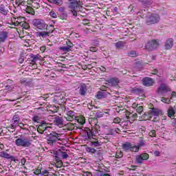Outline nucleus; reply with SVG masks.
<instances>
[{"instance_id":"obj_43","label":"nucleus","mask_w":176,"mask_h":176,"mask_svg":"<svg viewBox=\"0 0 176 176\" xmlns=\"http://www.w3.org/2000/svg\"><path fill=\"white\" fill-rule=\"evenodd\" d=\"M47 143L48 144V145H50V146H53V145H54V142L53 140H52L50 138L49 139L47 140Z\"/></svg>"},{"instance_id":"obj_27","label":"nucleus","mask_w":176,"mask_h":176,"mask_svg":"<svg viewBox=\"0 0 176 176\" xmlns=\"http://www.w3.org/2000/svg\"><path fill=\"white\" fill-rule=\"evenodd\" d=\"M144 162V160L142 159V157L141 155H136V162L138 164H142V162Z\"/></svg>"},{"instance_id":"obj_29","label":"nucleus","mask_w":176,"mask_h":176,"mask_svg":"<svg viewBox=\"0 0 176 176\" xmlns=\"http://www.w3.org/2000/svg\"><path fill=\"white\" fill-rule=\"evenodd\" d=\"M143 160H148L149 159V154L146 153H143L140 155Z\"/></svg>"},{"instance_id":"obj_16","label":"nucleus","mask_w":176,"mask_h":176,"mask_svg":"<svg viewBox=\"0 0 176 176\" xmlns=\"http://www.w3.org/2000/svg\"><path fill=\"white\" fill-rule=\"evenodd\" d=\"M8 35L9 33L5 30L0 32V42H5L8 38Z\"/></svg>"},{"instance_id":"obj_8","label":"nucleus","mask_w":176,"mask_h":176,"mask_svg":"<svg viewBox=\"0 0 176 176\" xmlns=\"http://www.w3.org/2000/svg\"><path fill=\"white\" fill-rule=\"evenodd\" d=\"M61 137H63L62 133H58L56 131H53L50 134L49 138L52 141H53L54 143H56V142H57V141H61L62 140Z\"/></svg>"},{"instance_id":"obj_49","label":"nucleus","mask_w":176,"mask_h":176,"mask_svg":"<svg viewBox=\"0 0 176 176\" xmlns=\"http://www.w3.org/2000/svg\"><path fill=\"white\" fill-rule=\"evenodd\" d=\"M49 172L47 171V170H44L43 171H41V175H48Z\"/></svg>"},{"instance_id":"obj_63","label":"nucleus","mask_w":176,"mask_h":176,"mask_svg":"<svg viewBox=\"0 0 176 176\" xmlns=\"http://www.w3.org/2000/svg\"><path fill=\"white\" fill-rule=\"evenodd\" d=\"M94 105H91V104H88V109L90 110V111H91V109H93V107H94Z\"/></svg>"},{"instance_id":"obj_61","label":"nucleus","mask_w":176,"mask_h":176,"mask_svg":"<svg viewBox=\"0 0 176 176\" xmlns=\"http://www.w3.org/2000/svg\"><path fill=\"white\" fill-rule=\"evenodd\" d=\"M19 63H20V64H23V63H24V58H19Z\"/></svg>"},{"instance_id":"obj_51","label":"nucleus","mask_w":176,"mask_h":176,"mask_svg":"<svg viewBox=\"0 0 176 176\" xmlns=\"http://www.w3.org/2000/svg\"><path fill=\"white\" fill-rule=\"evenodd\" d=\"M116 157H118V159H120V157H123V153L120 152L119 155H118V153H117L116 154Z\"/></svg>"},{"instance_id":"obj_6","label":"nucleus","mask_w":176,"mask_h":176,"mask_svg":"<svg viewBox=\"0 0 176 176\" xmlns=\"http://www.w3.org/2000/svg\"><path fill=\"white\" fill-rule=\"evenodd\" d=\"M159 42L156 40H151L148 41L147 43H146L144 47L146 49V50H149L150 52H152L155 50V49H157V47L159 46Z\"/></svg>"},{"instance_id":"obj_33","label":"nucleus","mask_w":176,"mask_h":176,"mask_svg":"<svg viewBox=\"0 0 176 176\" xmlns=\"http://www.w3.org/2000/svg\"><path fill=\"white\" fill-rule=\"evenodd\" d=\"M87 152H89V153H95L96 152H97V150H96V148L93 147H88L87 148Z\"/></svg>"},{"instance_id":"obj_19","label":"nucleus","mask_w":176,"mask_h":176,"mask_svg":"<svg viewBox=\"0 0 176 176\" xmlns=\"http://www.w3.org/2000/svg\"><path fill=\"white\" fill-rule=\"evenodd\" d=\"M108 82L111 86H116L119 83V80L116 78H112L109 79Z\"/></svg>"},{"instance_id":"obj_50","label":"nucleus","mask_w":176,"mask_h":176,"mask_svg":"<svg viewBox=\"0 0 176 176\" xmlns=\"http://www.w3.org/2000/svg\"><path fill=\"white\" fill-rule=\"evenodd\" d=\"M58 11L60 12V13H64L65 12V8L64 7H60L58 8Z\"/></svg>"},{"instance_id":"obj_28","label":"nucleus","mask_w":176,"mask_h":176,"mask_svg":"<svg viewBox=\"0 0 176 176\" xmlns=\"http://www.w3.org/2000/svg\"><path fill=\"white\" fill-rule=\"evenodd\" d=\"M67 17H68V14L65 11V12H62L60 14V18L62 20H67Z\"/></svg>"},{"instance_id":"obj_31","label":"nucleus","mask_w":176,"mask_h":176,"mask_svg":"<svg viewBox=\"0 0 176 176\" xmlns=\"http://www.w3.org/2000/svg\"><path fill=\"white\" fill-rule=\"evenodd\" d=\"M124 45V44L122 41H118V43H115V46L116 47H117V49H120V47H123Z\"/></svg>"},{"instance_id":"obj_60","label":"nucleus","mask_w":176,"mask_h":176,"mask_svg":"<svg viewBox=\"0 0 176 176\" xmlns=\"http://www.w3.org/2000/svg\"><path fill=\"white\" fill-rule=\"evenodd\" d=\"M82 24H84L85 25L89 24V20L87 19L84 20L82 22Z\"/></svg>"},{"instance_id":"obj_52","label":"nucleus","mask_w":176,"mask_h":176,"mask_svg":"<svg viewBox=\"0 0 176 176\" xmlns=\"http://www.w3.org/2000/svg\"><path fill=\"white\" fill-rule=\"evenodd\" d=\"M103 173L102 172L100 171V172H97L95 173L94 176H102Z\"/></svg>"},{"instance_id":"obj_3","label":"nucleus","mask_w":176,"mask_h":176,"mask_svg":"<svg viewBox=\"0 0 176 176\" xmlns=\"http://www.w3.org/2000/svg\"><path fill=\"white\" fill-rule=\"evenodd\" d=\"M160 21V15L156 13H148L146 16V23L147 25H151L152 24H157Z\"/></svg>"},{"instance_id":"obj_42","label":"nucleus","mask_w":176,"mask_h":176,"mask_svg":"<svg viewBox=\"0 0 176 176\" xmlns=\"http://www.w3.org/2000/svg\"><path fill=\"white\" fill-rule=\"evenodd\" d=\"M50 16H51V17H53V19H57V14H56L54 11H51L50 12Z\"/></svg>"},{"instance_id":"obj_53","label":"nucleus","mask_w":176,"mask_h":176,"mask_svg":"<svg viewBox=\"0 0 176 176\" xmlns=\"http://www.w3.org/2000/svg\"><path fill=\"white\" fill-rule=\"evenodd\" d=\"M56 164H57L58 167H63V161H59V162H56Z\"/></svg>"},{"instance_id":"obj_48","label":"nucleus","mask_w":176,"mask_h":176,"mask_svg":"<svg viewBox=\"0 0 176 176\" xmlns=\"http://www.w3.org/2000/svg\"><path fill=\"white\" fill-rule=\"evenodd\" d=\"M113 123H120V118L119 117L114 118Z\"/></svg>"},{"instance_id":"obj_64","label":"nucleus","mask_w":176,"mask_h":176,"mask_svg":"<svg viewBox=\"0 0 176 176\" xmlns=\"http://www.w3.org/2000/svg\"><path fill=\"white\" fill-rule=\"evenodd\" d=\"M18 126L20 127V129H24V128H23V127H24V124H23V123H19Z\"/></svg>"},{"instance_id":"obj_55","label":"nucleus","mask_w":176,"mask_h":176,"mask_svg":"<svg viewBox=\"0 0 176 176\" xmlns=\"http://www.w3.org/2000/svg\"><path fill=\"white\" fill-rule=\"evenodd\" d=\"M133 91H134V93H140L141 91V89H138V88H134L133 89Z\"/></svg>"},{"instance_id":"obj_11","label":"nucleus","mask_w":176,"mask_h":176,"mask_svg":"<svg viewBox=\"0 0 176 176\" xmlns=\"http://www.w3.org/2000/svg\"><path fill=\"white\" fill-rule=\"evenodd\" d=\"M66 46L60 47V50H62V52H71V48L74 47V44L69 40L66 41Z\"/></svg>"},{"instance_id":"obj_34","label":"nucleus","mask_w":176,"mask_h":176,"mask_svg":"<svg viewBox=\"0 0 176 176\" xmlns=\"http://www.w3.org/2000/svg\"><path fill=\"white\" fill-rule=\"evenodd\" d=\"M12 122H15V123H19L20 122V118H19V115H15L13 116Z\"/></svg>"},{"instance_id":"obj_54","label":"nucleus","mask_w":176,"mask_h":176,"mask_svg":"<svg viewBox=\"0 0 176 176\" xmlns=\"http://www.w3.org/2000/svg\"><path fill=\"white\" fill-rule=\"evenodd\" d=\"M97 50H98V49H97V47H90V51H91V52H97Z\"/></svg>"},{"instance_id":"obj_21","label":"nucleus","mask_w":176,"mask_h":176,"mask_svg":"<svg viewBox=\"0 0 176 176\" xmlns=\"http://www.w3.org/2000/svg\"><path fill=\"white\" fill-rule=\"evenodd\" d=\"M174 115H175V111L174 110V107H169V109H168V116L169 118H174Z\"/></svg>"},{"instance_id":"obj_38","label":"nucleus","mask_w":176,"mask_h":176,"mask_svg":"<svg viewBox=\"0 0 176 176\" xmlns=\"http://www.w3.org/2000/svg\"><path fill=\"white\" fill-rule=\"evenodd\" d=\"M142 111H144V107H142V106H139L136 109V112H138V113L141 114Z\"/></svg>"},{"instance_id":"obj_44","label":"nucleus","mask_w":176,"mask_h":176,"mask_svg":"<svg viewBox=\"0 0 176 176\" xmlns=\"http://www.w3.org/2000/svg\"><path fill=\"white\" fill-rule=\"evenodd\" d=\"M78 122L80 124L83 125L85 123V120L84 118H80L78 120Z\"/></svg>"},{"instance_id":"obj_32","label":"nucleus","mask_w":176,"mask_h":176,"mask_svg":"<svg viewBox=\"0 0 176 176\" xmlns=\"http://www.w3.org/2000/svg\"><path fill=\"white\" fill-rule=\"evenodd\" d=\"M54 5H58V6H61L63 5V0H52Z\"/></svg>"},{"instance_id":"obj_39","label":"nucleus","mask_w":176,"mask_h":176,"mask_svg":"<svg viewBox=\"0 0 176 176\" xmlns=\"http://www.w3.org/2000/svg\"><path fill=\"white\" fill-rule=\"evenodd\" d=\"M60 156H62V159H67L69 155L67 152H60Z\"/></svg>"},{"instance_id":"obj_15","label":"nucleus","mask_w":176,"mask_h":176,"mask_svg":"<svg viewBox=\"0 0 176 176\" xmlns=\"http://www.w3.org/2000/svg\"><path fill=\"white\" fill-rule=\"evenodd\" d=\"M146 145V143L145 142V140L141 139L138 143V144L135 145V148H136L135 151L140 152V149H141V148L145 146Z\"/></svg>"},{"instance_id":"obj_18","label":"nucleus","mask_w":176,"mask_h":176,"mask_svg":"<svg viewBox=\"0 0 176 176\" xmlns=\"http://www.w3.org/2000/svg\"><path fill=\"white\" fill-rule=\"evenodd\" d=\"M107 96H108V94L106 91H99L96 94V98H98V100H101V98H105Z\"/></svg>"},{"instance_id":"obj_56","label":"nucleus","mask_w":176,"mask_h":176,"mask_svg":"<svg viewBox=\"0 0 176 176\" xmlns=\"http://www.w3.org/2000/svg\"><path fill=\"white\" fill-rule=\"evenodd\" d=\"M154 155L155 156H160V151H154Z\"/></svg>"},{"instance_id":"obj_62","label":"nucleus","mask_w":176,"mask_h":176,"mask_svg":"<svg viewBox=\"0 0 176 176\" xmlns=\"http://www.w3.org/2000/svg\"><path fill=\"white\" fill-rule=\"evenodd\" d=\"M6 89L7 90H12V89H13V87H12V86H10V85H7V86L6 87Z\"/></svg>"},{"instance_id":"obj_46","label":"nucleus","mask_w":176,"mask_h":176,"mask_svg":"<svg viewBox=\"0 0 176 176\" xmlns=\"http://www.w3.org/2000/svg\"><path fill=\"white\" fill-rule=\"evenodd\" d=\"M136 54H137L135 52V51H131V52H129V56L130 57H135Z\"/></svg>"},{"instance_id":"obj_4","label":"nucleus","mask_w":176,"mask_h":176,"mask_svg":"<svg viewBox=\"0 0 176 176\" xmlns=\"http://www.w3.org/2000/svg\"><path fill=\"white\" fill-rule=\"evenodd\" d=\"M15 145H16V146L28 148V146H31V140H30L28 138H24L23 135H21L15 140Z\"/></svg>"},{"instance_id":"obj_25","label":"nucleus","mask_w":176,"mask_h":176,"mask_svg":"<svg viewBox=\"0 0 176 176\" xmlns=\"http://www.w3.org/2000/svg\"><path fill=\"white\" fill-rule=\"evenodd\" d=\"M68 118H67V120H69V122H72V120H74V113L72 111H68Z\"/></svg>"},{"instance_id":"obj_23","label":"nucleus","mask_w":176,"mask_h":176,"mask_svg":"<svg viewBox=\"0 0 176 176\" xmlns=\"http://www.w3.org/2000/svg\"><path fill=\"white\" fill-rule=\"evenodd\" d=\"M39 57H41V56H39V54L37 55H32L31 56V63L32 64H35L36 63V61H38V60H39Z\"/></svg>"},{"instance_id":"obj_9","label":"nucleus","mask_w":176,"mask_h":176,"mask_svg":"<svg viewBox=\"0 0 176 176\" xmlns=\"http://www.w3.org/2000/svg\"><path fill=\"white\" fill-rule=\"evenodd\" d=\"M89 142L90 146H91L92 148H100V146L102 145V142L96 138H91Z\"/></svg>"},{"instance_id":"obj_20","label":"nucleus","mask_w":176,"mask_h":176,"mask_svg":"<svg viewBox=\"0 0 176 176\" xmlns=\"http://www.w3.org/2000/svg\"><path fill=\"white\" fill-rule=\"evenodd\" d=\"M0 157H3L4 159H13V156L5 151L0 152Z\"/></svg>"},{"instance_id":"obj_22","label":"nucleus","mask_w":176,"mask_h":176,"mask_svg":"<svg viewBox=\"0 0 176 176\" xmlns=\"http://www.w3.org/2000/svg\"><path fill=\"white\" fill-rule=\"evenodd\" d=\"M9 10H8V8H6V7H5V6H0V13H1V14H3L4 16H6V14H8Z\"/></svg>"},{"instance_id":"obj_26","label":"nucleus","mask_w":176,"mask_h":176,"mask_svg":"<svg viewBox=\"0 0 176 176\" xmlns=\"http://www.w3.org/2000/svg\"><path fill=\"white\" fill-rule=\"evenodd\" d=\"M162 102H164V104H171V99L166 98L164 97L161 98Z\"/></svg>"},{"instance_id":"obj_12","label":"nucleus","mask_w":176,"mask_h":176,"mask_svg":"<svg viewBox=\"0 0 176 176\" xmlns=\"http://www.w3.org/2000/svg\"><path fill=\"white\" fill-rule=\"evenodd\" d=\"M54 122L56 126H58L59 127H63V126H64V120L63 119V117H60V116L55 117Z\"/></svg>"},{"instance_id":"obj_36","label":"nucleus","mask_w":176,"mask_h":176,"mask_svg":"<svg viewBox=\"0 0 176 176\" xmlns=\"http://www.w3.org/2000/svg\"><path fill=\"white\" fill-rule=\"evenodd\" d=\"M41 120V118H39V116H34L32 118V120L33 122H36V123H39V120Z\"/></svg>"},{"instance_id":"obj_40","label":"nucleus","mask_w":176,"mask_h":176,"mask_svg":"<svg viewBox=\"0 0 176 176\" xmlns=\"http://www.w3.org/2000/svg\"><path fill=\"white\" fill-rule=\"evenodd\" d=\"M38 130H43V131H45V130H47V127H46L45 124H41L38 126Z\"/></svg>"},{"instance_id":"obj_41","label":"nucleus","mask_w":176,"mask_h":176,"mask_svg":"<svg viewBox=\"0 0 176 176\" xmlns=\"http://www.w3.org/2000/svg\"><path fill=\"white\" fill-rule=\"evenodd\" d=\"M17 126H19V122H13V123L11 124V129L14 130Z\"/></svg>"},{"instance_id":"obj_17","label":"nucleus","mask_w":176,"mask_h":176,"mask_svg":"<svg viewBox=\"0 0 176 176\" xmlns=\"http://www.w3.org/2000/svg\"><path fill=\"white\" fill-rule=\"evenodd\" d=\"M173 45L174 41L173 40V38H169L165 43V49H166V50H170V49H171V47H173Z\"/></svg>"},{"instance_id":"obj_14","label":"nucleus","mask_w":176,"mask_h":176,"mask_svg":"<svg viewBox=\"0 0 176 176\" xmlns=\"http://www.w3.org/2000/svg\"><path fill=\"white\" fill-rule=\"evenodd\" d=\"M150 114L151 115V116H159L160 115L163 114V111H162V110H160L159 109L153 108L150 111Z\"/></svg>"},{"instance_id":"obj_57","label":"nucleus","mask_w":176,"mask_h":176,"mask_svg":"<svg viewBox=\"0 0 176 176\" xmlns=\"http://www.w3.org/2000/svg\"><path fill=\"white\" fill-rule=\"evenodd\" d=\"M27 161L25 160V158H23L21 160V166H24V164H25V162Z\"/></svg>"},{"instance_id":"obj_30","label":"nucleus","mask_w":176,"mask_h":176,"mask_svg":"<svg viewBox=\"0 0 176 176\" xmlns=\"http://www.w3.org/2000/svg\"><path fill=\"white\" fill-rule=\"evenodd\" d=\"M32 8L34 9H39L41 8V6L39 5V3L32 1Z\"/></svg>"},{"instance_id":"obj_59","label":"nucleus","mask_w":176,"mask_h":176,"mask_svg":"<svg viewBox=\"0 0 176 176\" xmlns=\"http://www.w3.org/2000/svg\"><path fill=\"white\" fill-rule=\"evenodd\" d=\"M139 106H138V104H137V103H133V104H132V108H134V109H135V108H137V107H138Z\"/></svg>"},{"instance_id":"obj_58","label":"nucleus","mask_w":176,"mask_h":176,"mask_svg":"<svg viewBox=\"0 0 176 176\" xmlns=\"http://www.w3.org/2000/svg\"><path fill=\"white\" fill-rule=\"evenodd\" d=\"M85 176H93V173H91L90 172H85Z\"/></svg>"},{"instance_id":"obj_5","label":"nucleus","mask_w":176,"mask_h":176,"mask_svg":"<svg viewBox=\"0 0 176 176\" xmlns=\"http://www.w3.org/2000/svg\"><path fill=\"white\" fill-rule=\"evenodd\" d=\"M168 91H171V89H170V87H168L166 84H161L157 90V93H158L162 97H166Z\"/></svg>"},{"instance_id":"obj_1","label":"nucleus","mask_w":176,"mask_h":176,"mask_svg":"<svg viewBox=\"0 0 176 176\" xmlns=\"http://www.w3.org/2000/svg\"><path fill=\"white\" fill-rule=\"evenodd\" d=\"M34 30L36 31H43V32H37L36 36L38 38H47L50 35V32L47 31L49 25L46 23L45 20L41 19H36L32 21ZM46 30V31H45Z\"/></svg>"},{"instance_id":"obj_37","label":"nucleus","mask_w":176,"mask_h":176,"mask_svg":"<svg viewBox=\"0 0 176 176\" xmlns=\"http://www.w3.org/2000/svg\"><path fill=\"white\" fill-rule=\"evenodd\" d=\"M60 155L58 154V153H55V156H54V160L56 162V163H58V162H61V160L60 159Z\"/></svg>"},{"instance_id":"obj_35","label":"nucleus","mask_w":176,"mask_h":176,"mask_svg":"<svg viewBox=\"0 0 176 176\" xmlns=\"http://www.w3.org/2000/svg\"><path fill=\"white\" fill-rule=\"evenodd\" d=\"M96 118H102L104 113L102 111H97L95 114Z\"/></svg>"},{"instance_id":"obj_24","label":"nucleus","mask_w":176,"mask_h":176,"mask_svg":"<svg viewBox=\"0 0 176 176\" xmlns=\"http://www.w3.org/2000/svg\"><path fill=\"white\" fill-rule=\"evenodd\" d=\"M87 135L89 141L91 140V138H94V137H96L90 129H87Z\"/></svg>"},{"instance_id":"obj_10","label":"nucleus","mask_w":176,"mask_h":176,"mask_svg":"<svg viewBox=\"0 0 176 176\" xmlns=\"http://www.w3.org/2000/svg\"><path fill=\"white\" fill-rule=\"evenodd\" d=\"M142 83L144 86L150 87V86H153L155 80H153V79L150 77H145L142 79Z\"/></svg>"},{"instance_id":"obj_47","label":"nucleus","mask_w":176,"mask_h":176,"mask_svg":"<svg viewBox=\"0 0 176 176\" xmlns=\"http://www.w3.org/2000/svg\"><path fill=\"white\" fill-rule=\"evenodd\" d=\"M34 174H36V175H39L42 174V170H41V169H36V170L34 171Z\"/></svg>"},{"instance_id":"obj_2","label":"nucleus","mask_w":176,"mask_h":176,"mask_svg":"<svg viewBox=\"0 0 176 176\" xmlns=\"http://www.w3.org/2000/svg\"><path fill=\"white\" fill-rule=\"evenodd\" d=\"M68 8L69 10V14H72L74 17L78 16L79 8L82 7V1L80 0H68Z\"/></svg>"},{"instance_id":"obj_45","label":"nucleus","mask_w":176,"mask_h":176,"mask_svg":"<svg viewBox=\"0 0 176 176\" xmlns=\"http://www.w3.org/2000/svg\"><path fill=\"white\" fill-rule=\"evenodd\" d=\"M148 135H150V137H155L156 131L155 130H152L149 132Z\"/></svg>"},{"instance_id":"obj_7","label":"nucleus","mask_w":176,"mask_h":176,"mask_svg":"<svg viewBox=\"0 0 176 176\" xmlns=\"http://www.w3.org/2000/svg\"><path fill=\"white\" fill-rule=\"evenodd\" d=\"M122 150L124 152H136L137 147L131 142H126L122 145Z\"/></svg>"},{"instance_id":"obj_13","label":"nucleus","mask_w":176,"mask_h":176,"mask_svg":"<svg viewBox=\"0 0 176 176\" xmlns=\"http://www.w3.org/2000/svg\"><path fill=\"white\" fill-rule=\"evenodd\" d=\"M78 93L80 96H86V94L87 93V86L86 85L83 84L80 87H78Z\"/></svg>"}]
</instances>
